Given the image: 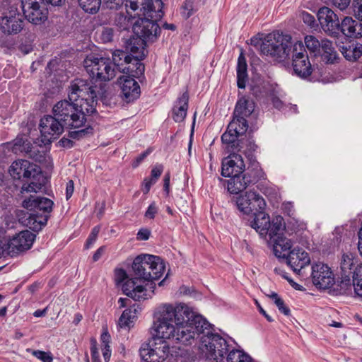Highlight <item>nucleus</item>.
Here are the masks:
<instances>
[{"label":"nucleus","mask_w":362,"mask_h":362,"mask_svg":"<svg viewBox=\"0 0 362 362\" xmlns=\"http://www.w3.org/2000/svg\"><path fill=\"white\" fill-rule=\"evenodd\" d=\"M179 305L165 304L159 308L157 320L153 323V335L160 340L172 339L176 342H185L189 334L181 332L183 318Z\"/></svg>","instance_id":"f257e3e1"},{"label":"nucleus","mask_w":362,"mask_h":362,"mask_svg":"<svg viewBox=\"0 0 362 362\" xmlns=\"http://www.w3.org/2000/svg\"><path fill=\"white\" fill-rule=\"evenodd\" d=\"M255 108V103L249 97L242 96L238 100L233 113V119L228 124L226 132L221 136L223 143H234L237 137L247 132L249 127L247 118L251 116Z\"/></svg>","instance_id":"f03ea898"},{"label":"nucleus","mask_w":362,"mask_h":362,"mask_svg":"<svg viewBox=\"0 0 362 362\" xmlns=\"http://www.w3.org/2000/svg\"><path fill=\"white\" fill-rule=\"evenodd\" d=\"M13 179L20 180L22 177L33 179L28 185H23L22 191L27 192H37L45 186V177L41 169L37 165L27 160H18L14 161L8 170Z\"/></svg>","instance_id":"7ed1b4c3"},{"label":"nucleus","mask_w":362,"mask_h":362,"mask_svg":"<svg viewBox=\"0 0 362 362\" xmlns=\"http://www.w3.org/2000/svg\"><path fill=\"white\" fill-rule=\"evenodd\" d=\"M294 43L290 35L269 34L261 43L260 51L274 61L284 62L290 58Z\"/></svg>","instance_id":"20e7f679"},{"label":"nucleus","mask_w":362,"mask_h":362,"mask_svg":"<svg viewBox=\"0 0 362 362\" xmlns=\"http://www.w3.org/2000/svg\"><path fill=\"white\" fill-rule=\"evenodd\" d=\"M53 204L49 198L35 196H30L23 202V206L31 211L28 214L27 224L33 230L38 231L47 224Z\"/></svg>","instance_id":"39448f33"},{"label":"nucleus","mask_w":362,"mask_h":362,"mask_svg":"<svg viewBox=\"0 0 362 362\" xmlns=\"http://www.w3.org/2000/svg\"><path fill=\"white\" fill-rule=\"evenodd\" d=\"M180 311L182 312L181 316L183 318V324L181 325V332L182 334H189L190 337L188 338L183 344H191V340L195 337H199L201 334L205 335V331L206 333L210 332L209 327L210 324L204 319L202 315H197L189 308L185 305L179 304Z\"/></svg>","instance_id":"423d86ee"},{"label":"nucleus","mask_w":362,"mask_h":362,"mask_svg":"<svg viewBox=\"0 0 362 362\" xmlns=\"http://www.w3.org/2000/svg\"><path fill=\"white\" fill-rule=\"evenodd\" d=\"M200 342L199 349L206 359L225 362V355L229 351V346L225 339L218 334L208 332L200 337Z\"/></svg>","instance_id":"0eeeda50"},{"label":"nucleus","mask_w":362,"mask_h":362,"mask_svg":"<svg viewBox=\"0 0 362 362\" xmlns=\"http://www.w3.org/2000/svg\"><path fill=\"white\" fill-rule=\"evenodd\" d=\"M83 66L92 79L107 81L112 79L116 75V69L109 57L90 54L84 59Z\"/></svg>","instance_id":"6e6552de"},{"label":"nucleus","mask_w":362,"mask_h":362,"mask_svg":"<svg viewBox=\"0 0 362 362\" xmlns=\"http://www.w3.org/2000/svg\"><path fill=\"white\" fill-rule=\"evenodd\" d=\"M290 57L294 74L302 79L313 81L312 76L315 69L310 62L307 50L302 42L297 41L294 43Z\"/></svg>","instance_id":"1a4fd4ad"},{"label":"nucleus","mask_w":362,"mask_h":362,"mask_svg":"<svg viewBox=\"0 0 362 362\" xmlns=\"http://www.w3.org/2000/svg\"><path fill=\"white\" fill-rule=\"evenodd\" d=\"M80 102L78 107L75 105L74 111L70 112L68 115H66L65 118L60 119L64 127L69 129L83 127L89 121L88 117L97 113L93 100L86 102V100L82 99Z\"/></svg>","instance_id":"9d476101"},{"label":"nucleus","mask_w":362,"mask_h":362,"mask_svg":"<svg viewBox=\"0 0 362 362\" xmlns=\"http://www.w3.org/2000/svg\"><path fill=\"white\" fill-rule=\"evenodd\" d=\"M80 102L78 107L75 105L74 111L70 112L68 115H66L65 118L60 119L64 127L69 129L83 127L89 121L88 117L97 113L93 100L86 102V100L82 99Z\"/></svg>","instance_id":"9b49d317"},{"label":"nucleus","mask_w":362,"mask_h":362,"mask_svg":"<svg viewBox=\"0 0 362 362\" xmlns=\"http://www.w3.org/2000/svg\"><path fill=\"white\" fill-rule=\"evenodd\" d=\"M250 214L254 218L250 221V226L254 228L259 234L267 233V224L269 223V216L264 212L266 203L263 197L255 192L250 191Z\"/></svg>","instance_id":"f8f14e48"},{"label":"nucleus","mask_w":362,"mask_h":362,"mask_svg":"<svg viewBox=\"0 0 362 362\" xmlns=\"http://www.w3.org/2000/svg\"><path fill=\"white\" fill-rule=\"evenodd\" d=\"M96 86H94L92 81L83 78H75L71 82L69 87L68 98L70 100L76 101L81 103V100L84 99L86 102L93 101L95 108L97 105Z\"/></svg>","instance_id":"ddd939ff"},{"label":"nucleus","mask_w":362,"mask_h":362,"mask_svg":"<svg viewBox=\"0 0 362 362\" xmlns=\"http://www.w3.org/2000/svg\"><path fill=\"white\" fill-rule=\"evenodd\" d=\"M25 18L34 25H41L48 19V8L43 0H21Z\"/></svg>","instance_id":"4468645a"},{"label":"nucleus","mask_w":362,"mask_h":362,"mask_svg":"<svg viewBox=\"0 0 362 362\" xmlns=\"http://www.w3.org/2000/svg\"><path fill=\"white\" fill-rule=\"evenodd\" d=\"M35 235L26 230L14 235L4 247L0 248V255L5 254L14 257L31 247Z\"/></svg>","instance_id":"2eb2a0df"},{"label":"nucleus","mask_w":362,"mask_h":362,"mask_svg":"<svg viewBox=\"0 0 362 362\" xmlns=\"http://www.w3.org/2000/svg\"><path fill=\"white\" fill-rule=\"evenodd\" d=\"M24 27V21L17 7L10 6L4 9L0 17V30L5 35L19 33Z\"/></svg>","instance_id":"dca6fc26"},{"label":"nucleus","mask_w":362,"mask_h":362,"mask_svg":"<svg viewBox=\"0 0 362 362\" xmlns=\"http://www.w3.org/2000/svg\"><path fill=\"white\" fill-rule=\"evenodd\" d=\"M158 21L148 18H139L133 25L134 34L147 42H153L158 38L161 28L158 24Z\"/></svg>","instance_id":"f3484780"},{"label":"nucleus","mask_w":362,"mask_h":362,"mask_svg":"<svg viewBox=\"0 0 362 362\" xmlns=\"http://www.w3.org/2000/svg\"><path fill=\"white\" fill-rule=\"evenodd\" d=\"M42 142L46 145L52 142L64 132V126L55 115H45L41 118L39 125Z\"/></svg>","instance_id":"a211bd4d"},{"label":"nucleus","mask_w":362,"mask_h":362,"mask_svg":"<svg viewBox=\"0 0 362 362\" xmlns=\"http://www.w3.org/2000/svg\"><path fill=\"white\" fill-rule=\"evenodd\" d=\"M169 344L165 340L154 341L152 344H143L139 349L142 360H149L152 362H163L168 356Z\"/></svg>","instance_id":"6ab92c4d"},{"label":"nucleus","mask_w":362,"mask_h":362,"mask_svg":"<svg viewBox=\"0 0 362 362\" xmlns=\"http://www.w3.org/2000/svg\"><path fill=\"white\" fill-rule=\"evenodd\" d=\"M312 280L313 284L320 289L329 288L334 284V276L331 268L322 262L312 266Z\"/></svg>","instance_id":"aec40b11"},{"label":"nucleus","mask_w":362,"mask_h":362,"mask_svg":"<svg viewBox=\"0 0 362 362\" xmlns=\"http://www.w3.org/2000/svg\"><path fill=\"white\" fill-rule=\"evenodd\" d=\"M317 18L324 32L329 36L337 37L339 30L338 16L329 8L323 6L318 10Z\"/></svg>","instance_id":"412c9836"},{"label":"nucleus","mask_w":362,"mask_h":362,"mask_svg":"<svg viewBox=\"0 0 362 362\" xmlns=\"http://www.w3.org/2000/svg\"><path fill=\"white\" fill-rule=\"evenodd\" d=\"M158 260V256L148 254H141L136 256L132 265L135 279L144 281H152V276L150 273H146L145 267L151 268L152 264H156L155 260Z\"/></svg>","instance_id":"4be33fe9"},{"label":"nucleus","mask_w":362,"mask_h":362,"mask_svg":"<svg viewBox=\"0 0 362 362\" xmlns=\"http://www.w3.org/2000/svg\"><path fill=\"white\" fill-rule=\"evenodd\" d=\"M284 260L297 274H299L301 269L310 263L309 254L299 247L294 248L290 251Z\"/></svg>","instance_id":"5701e85b"},{"label":"nucleus","mask_w":362,"mask_h":362,"mask_svg":"<svg viewBox=\"0 0 362 362\" xmlns=\"http://www.w3.org/2000/svg\"><path fill=\"white\" fill-rule=\"evenodd\" d=\"M119 83L121 85L122 97L127 103H131L139 98L141 89L134 78L129 76H120Z\"/></svg>","instance_id":"b1692460"},{"label":"nucleus","mask_w":362,"mask_h":362,"mask_svg":"<svg viewBox=\"0 0 362 362\" xmlns=\"http://www.w3.org/2000/svg\"><path fill=\"white\" fill-rule=\"evenodd\" d=\"M136 280L134 277L124 282L122 286L124 293L135 300L148 299L151 296L146 293V288L144 286L137 284Z\"/></svg>","instance_id":"393cba45"},{"label":"nucleus","mask_w":362,"mask_h":362,"mask_svg":"<svg viewBox=\"0 0 362 362\" xmlns=\"http://www.w3.org/2000/svg\"><path fill=\"white\" fill-rule=\"evenodd\" d=\"M247 178V176L243 174L238 176L234 175L227 181L221 177L217 179L221 185L225 186L227 184V189L230 194H238L252 185Z\"/></svg>","instance_id":"a878e982"},{"label":"nucleus","mask_w":362,"mask_h":362,"mask_svg":"<svg viewBox=\"0 0 362 362\" xmlns=\"http://www.w3.org/2000/svg\"><path fill=\"white\" fill-rule=\"evenodd\" d=\"M141 60L143 59L138 57H130L129 60L126 62L120 72L127 74L126 76L133 78L144 77L145 66L141 62Z\"/></svg>","instance_id":"bb28decb"},{"label":"nucleus","mask_w":362,"mask_h":362,"mask_svg":"<svg viewBox=\"0 0 362 362\" xmlns=\"http://www.w3.org/2000/svg\"><path fill=\"white\" fill-rule=\"evenodd\" d=\"M147 42L141 37H133L129 38L125 45L127 51L129 52V55L132 57H138L144 59L146 56V47Z\"/></svg>","instance_id":"cd10ccee"},{"label":"nucleus","mask_w":362,"mask_h":362,"mask_svg":"<svg viewBox=\"0 0 362 362\" xmlns=\"http://www.w3.org/2000/svg\"><path fill=\"white\" fill-rule=\"evenodd\" d=\"M230 145V147L233 150H235L238 152H243L247 160H252L256 159L254 156V152L257 150V146L255 144V142L250 139H238V137L235 139V141L234 143L228 144Z\"/></svg>","instance_id":"c85d7f7f"},{"label":"nucleus","mask_w":362,"mask_h":362,"mask_svg":"<svg viewBox=\"0 0 362 362\" xmlns=\"http://www.w3.org/2000/svg\"><path fill=\"white\" fill-rule=\"evenodd\" d=\"M189 95L185 92L177 100L173 109V118L175 122H182L187 115L188 109Z\"/></svg>","instance_id":"c756f323"},{"label":"nucleus","mask_w":362,"mask_h":362,"mask_svg":"<svg viewBox=\"0 0 362 362\" xmlns=\"http://www.w3.org/2000/svg\"><path fill=\"white\" fill-rule=\"evenodd\" d=\"M292 244L290 240L284 236H277L274 239L273 250L279 259H284L288 253L291 251Z\"/></svg>","instance_id":"7c9ffc66"},{"label":"nucleus","mask_w":362,"mask_h":362,"mask_svg":"<svg viewBox=\"0 0 362 362\" xmlns=\"http://www.w3.org/2000/svg\"><path fill=\"white\" fill-rule=\"evenodd\" d=\"M78 103L70 100L69 98L57 102L52 107V114L58 119L65 118L70 112L74 111L75 105L78 107Z\"/></svg>","instance_id":"2f4dec72"},{"label":"nucleus","mask_w":362,"mask_h":362,"mask_svg":"<svg viewBox=\"0 0 362 362\" xmlns=\"http://www.w3.org/2000/svg\"><path fill=\"white\" fill-rule=\"evenodd\" d=\"M340 51L346 59L355 62L362 55V44L357 42H350L341 46Z\"/></svg>","instance_id":"473e14b6"},{"label":"nucleus","mask_w":362,"mask_h":362,"mask_svg":"<svg viewBox=\"0 0 362 362\" xmlns=\"http://www.w3.org/2000/svg\"><path fill=\"white\" fill-rule=\"evenodd\" d=\"M266 228L267 230V233L259 234L260 236L265 237L269 234L270 239H274V237L277 238V236H281V233L285 230V222L283 217L277 216L273 218L272 222H270V218H269V223L267 224Z\"/></svg>","instance_id":"72a5a7b5"},{"label":"nucleus","mask_w":362,"mask_h":362,"mask_svg":"<svg viewBox=\"0 0 362 362\" xmlns=\"http://www.w3.org/2000/svg\"><path fill=\"white\" fill-rule=\"evenodd\" d=\"M151 4L146 8V12H143L144 18H148L159 21L164 16L163 11L164 4L162 0H149Z\"/></svg>","instance_id":"f704fd0d"},{"label":"nucleus","mask_w":362,"mask_h":362,"mask_svg":"<svg viewBox=\"0 0 362 362\" xmlns=\"http://www.w3.org/2000/svg\"><path fill=\"white\" fill-rule=\"evenodd\" d=\"M333 290L339 295H349L352 290L351 276L339 274L337 281L334 280Z\"/></svg>","instance_id":"c9c22d12"},{"label":"nucleus","mask_w":362,"mask_h":362,"mask_svg":"<svg viewBox=\"0 0 362 362\" xmlns=\"http://www.w3.org/2000/svg\"><path fill=\"white\" fill-rule=\"evenodd\" d=\"M154 260V262H156V264H152V267H151V268L146 267V271H144V272L150 273V274H151L152 281L157 280L160 278L165 269V262L160 257H158V260ZM149 288L151 290V293H153L156 288V284L151 281Z\"/></svg>","instance_id":"e433bc0d"},{"label":"nucleus","mask_w":362,"mask_h":362,"mask_svg":"<svg viewBox=\"0 0 362 362\" xmlns=\"http://www.w3.org/2000/svg\"><path fill=\"white\" fill-rule=\"evenodd\" d=\"M248 162L247 172L244 175H247L252 185H254L259 180L264 178V173L256 159L249 160Z\"/></svg>","instance_id":"4c0bfd02"},{"label":"nucleus","mask_w":362,"mask_h":362,"mask_svg":"<svg viewBox=\"0 0 362 362\" xmlns=\"http://www.w3.org/2000/svg\"><path fill=\"white\" fill-rule=\"evenodd\" d=\"M247 63L245 57L241 53L238 59L237 66V85L239 88H245V83L247 78Z\"/></svg>","instance_id":"58836bf2"},{"label":"nucleus","mask_w":362,"mask_h":362,"mask_svg":"<svg viewBox=\"0 0 362 362\" xmlns=\"http://www.w3.org/2000/svg\"><path fill=\"white\" fill-rule=\"evenodd\" d=\"M322 50V57L327 63L334 64L338 59V54L333 47L332 42L329 40H322L321 42Z\"/></svg>","instance_id":"ea45409f"},{"label":"nucleus","mask_w":362,"mask_h":362,"mask_svg":"<svg viewBox=\"0 0 362 362\" xmlns=\"http://www.w3.org/2000/svg\"><path fill=\"white\" fill-rule=\"evenodd\" d=\"M356 267L353 255L344 253L341 258L339 274L351 276Z\"/></svg>","instance_id":"a19ab883"},{"label":"nucleus","mask_w":362,"mask_h":362,"mask_svg":"<svg viewBox=\"0 0 362 362\" xmlns=\"http://www.w3.org/2000/svg\"><path fill=\"white\" fill-rule=\"evenodd\" d=\"M356 21H357L353 19L351 17H344L339 23V35L341 33L348 37H353V35L356 34V33H354V26H356Z\"/></svg>","instance_id":"79ce46f5"},{"label":"nucleus","mask_w":362,"mask_h":362,"mask_svg":"<svg viewBox=\"0 0 362 362\" xmlns=\"http://www.w3.org/2000/svg\"><path fill=\"white\" fill-rule=\"evenodd\" d=\"M150 4L149 0H127L126 6L135 12L134 15L140 16H142L143 12H146V8Z\"/></svg>","instance_id":"37998d69"},{"label":"nucleus","mask_w":362,"mask_h":362,"mask_svg":"<svg viewBox=\"0 0 362 362\" xmlns=\"http://www.w3.org/2000/svg\"><path fill=\"white\" fill-rule=\"evenodd\" d=\"M130 55L127 52L122 50H116L112 53V64L115 66V69L121 71L122 68L124 67L128 60L130 59Z\"/></svg>","instance_id":"c03bdc74"},{"label":"nucleus","mask_w":362,"mask_h":362,"mask_svg":"<svg viewBox=\"0 0 362 362\" xmlns=\"http://www.w3.org/2000/svg\"><path fill=\"white\" fill-rule=\"evenodd\" d=\"M198 11L196 0H185L180 6V14L187 20Z\"/></svg>","instance_id":"a18cd8bd"},{"label":"nucleus","mask_w":362,"mask_h":362,"mask_svg":"<svg viewBox=\"0 0 362 362\" xmlns=\"http://www.w3.org/2000/svg\"><path fill=\"white\" fill-rule=\"evenodd\" d=\"M136 309L134 307L126 309L123 311L119 318L118 325L121 328L129 327L136 317Z\"/></svg>","instance_id":"49530a36"},{"label":"nucleus","mask_w":362,"mask_h":362,"mask_svg":"<svg viewBox=\"0 0 362 362\" xmlns=\"http://www.w3.org/2000/svg\"><path fill=\"white\" fill-rule=\"evenodd\" d=\"M226 362H254V361L249 355L233 349L228 352Z\"/></svg>","instance_id":"de8ad7c7"},{"label":"nucleus","mask_w":362,"mask_h":362,"mask_svg":"<svg viewBox=\"0 0 362 362\" xmlns=\"http://www.w3.org/2000/svg\"><path fill=\"white\" fill-rule=\"evenodd\" d=\"M79 6L90 14L96 13L100 7L101 0H78Z\"/></svg>","instance_id":"09e8293b"},{"label":"nucleus","mask_w":362,"mask_h":362,"mask_svg":"<svg viewBox=\"0 0 362 362\" xmlns=\"http://www.w3.org/2000/svg\"><path fill=\"white\" fill-rule=\"evenodd\" d=\"M233 153L222 160L221 175L226 177H232L233 175V165H235Z\"/></svg>","instance_id":"8fccbe9b"},{"label":"nucleus","mask_w":362,"mask_h":362,"mask_svg":"<svg viewBox=\"0 0 362 362\" xmlns=\"http://www.w3.org/2000/svg\"><path fill=\"white\" fill-rule=\"evenodd\" d=\"M250 194V191L246 192L244 195H241L238 197L236 201V206L238 210L243 212L245 214H250V206H249V203H250V197L249 195Z\"/></svg>","instance_id":"3c124183"},{"label":"nucleus","mask_w":362,"mask_h":362,"mask_svg":"<svg viewBox=\"0 0 362 362\" xmlns=\"http://www.w3.org/2000/svg\"><path fill=\"white\" fill-rule=\"evenodd\" d=\"M88 124L84 127L85 128L76 130V131H71L69 132V137L72 139H77L79 140L81 139L91 136L93 134V129L91 127L90 124H89L88 122H87Z\"/></svg>","instance_id":"603ef678"},{"label":"nucleus","mask_w":362,"mask_h":362,"mask_svg":"<svg viewBox=\"0 0 362 362\" xmlns=\"http://www.w3.org/2000/svg\"><path fill=\"white\" fill-rule=\"evenodd\" d=\"M133 19L132 16L129 17L124 14H119L115 18V23L120 30H128L130 28H133L134 23Z\"/></svg>","instance_id":"864d4df0"},{"label":"nucleus","mask_w":362,"mask_h":362,"mask_svg":"<svg viewBox=\"0 0 362 362\" xmlns=\"http://www.w3.org/2000/svg\"><path fill=\"white\" fill-rule=\"evenodd\" d=\"M233 157L235 158V165H233V175H243V172L245 170V163L243 159V157L241 155L238 153H233Z\"/></svg>","instance_id":"5fc2aeb1"},{"label":"nucleus","mask_w":362,"mask_h":362,"mask_svg":"<svg viewBox=\"0 0 362 362\" xmlns=\"http://www.w3.org/2000/svg\"><path fill=\"white\" fill-rule=\"evenodd\" d=\"M305 44L308 49L313 53L319 52L321 48V42L312 35H307L305 37Z\"/></svg>","instance_id":"6e6d98bb"},{"label":"nucleus","mask_w":362,"mask_h":362,"mask_svg":"<svg viewBox=\"0 0 362 362\" xmlns=\"http://www.w3.org/2000/svg\"><path fill=\"white\" fill-rule=\"evenodd\" d=\"M28 352H30L33 356L36 357L37 359L42 362H52L53 357L50 352H45L40 350H33L31 349H27Z\"/></svg>","instance_id":"4d7b16f0"},{"label":"nucleus","mask_w":362,"mask_h":362,"mask_svg":"<svg viewBox=\"0 0 362 362\" xmlns=\"http://www.w3.org/2000/svg\"><path fill=\"white\" fill-rule=\"evenodd\" d=\"M114 29L109 27L103 28L99 38L103 43H108L113 40Z\"/></svg>","instance_id":"13d9d810"},{"label":"nucleus","mask_w":362,"mask_h":362,"mask_svg":"<svg viewBox=\"0 0 362 362\" xmlns=\"http://www.w3.org/2000/svg\"><path fill=\"white\" fill-rule=\"evenodd\" d=\"M352 9L354 17L362 21V0H353Z\"/></svg>","instance_id":"bf43d9fd"},{"label":"nucleus","mask_w":362,"mask_h":362,"mask_svg":"<svg viewBox=\"0 0 362 362\" xmlns=\"http://www.w3.org/2000/svg\"><path fill=\"white\" fill-rule=\"evenodd\" d=\"M100 226H96L92 229L91 233L87 239V241H86V243L85 245L86 248H87V249L89 248L95 243V241L96 240L98 235L100 233Z\"/></svg>","instance_id":"052dcab7"},{"label":"nucleus","mask_w":362,"mask_h":362,"mask_svg":"<svg viewBox=\"0 0 362 362\" xmlns=\"http://www.w3.org/2000/svg\"><path fill=\"white\" fill-rule=\"evenodd\" d=\"M326 2L344 11L350 5L351 0H326Z\"/></svg>","instance_id":"680f3d73"},{"label":"nucleus","mask_w":362,"mask_h":362,"mask_svg":"<svg viewBox=\"0 0 362 362\" xmlns=\"http://www.w3.org/2000/svg\"><path fill=\"white\" fill-rule=\"evenodd\" d=\"M275 305L277 306L279 310L285 315L288 316L291 315V310L288 307L284 304L283 299H276V300H275Z\"/></svg>","instance_id":"e2e57ef3"},{"label":"nucleus","mask_w":362,"mask_h":362,"mask_svg":"<svg viewBox=\"0 0 362 362\" xmlns=\"http://www.w3.org/2000/svg\"><path fill=\"white\" fill-rule=\"evenodd\" d=\"M28 157L37 162H42L44 160V155L38 150H35V148L32 149L28 154Z\"/></svg>","instance_id":"0e129e2a"},{"label":"nucleus","mask_w":362,"mask_h":362,"mask_svg":"<svg viewBox=\"0 0 362 362\" xmlns=\"http://www.w3.org/2000/svg\"><path fill=\"white\" fill-rule=\"evenodd\" d=\"M128 278V275L124 269H117L115 270V280L117 283H121Z\"/></svg>","instance_id":"69168bd1"},{"label":"nucleus","mask_w":362,"mask_h":362,"mask_svg":"<svg viewBox=\"0 0 362 362\" xmlns=\"http://www.w3.org/2000/svg\"><path fill=\"white\" fill-rule=\"evenodd\" d=\"M352 281L362 282V264L356 265L351 275Z\"/></svg>","instance_id":"338daca9"},{"label":"nucleus","mask_w":362,"mask_h":362,"mask_svg":"<svg viewBox=\"0 0 362 362\" xmlns=\"http://www.w3.org/2000/svg\"><path fill=\"white\" fill-rule=\"evenodd\" d=\"M352 287L354 290L355 296L362 298V282L352 281Z\"/></svg>","instance_id":"774afa93"}]
</instances>
